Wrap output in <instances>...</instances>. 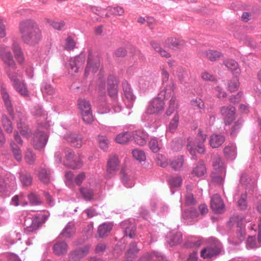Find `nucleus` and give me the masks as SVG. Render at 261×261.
I'll list each match as a JSON object with an SVG mask.
<instances>
[{
	"label": "nucleus",
	"instance_id": "1",
	"mask_svg": "<svg viewBox=\"0 0 261 261\" xmlns=\"http://www.w3.org/2000/svg\"><path fill=\"white\" fill-rule=\"evenodd\" d=\"M18 29L20 37L24 44L35 46L42 39L41 31L37 22L33 19L21 21Z\"/></svg>",
	"mask_w": 261,
	"mask_h": 261
},
{
	"label": "nucleus",
	"instance_id": "2",
	"mask_svg": "<svg viewBox=\"0 0 261 261\" xmlns=\"http://www.w3.org/2000/svg\"><path fill=\"white\" fill-rule=\"evenodd\" d=\"M206 134L202 133L201 129L199 128L194 144H191V141L190 138L188 139L187 148L191 154L192 159L195 160H197V157L196 154V151L200 154L204 153L205 149L204 143L206 141Z\"/></svg>",
	"mask_w": 261,
	"mask_h": 261
},
{
	"label": "nucleus",
	"instance_id": "3",
	"mask_svg": "<svg viewBox=\"0 0 261 261\" xmlns=\"http://www.w3.org/2000/svg\"><path fill=\"white\" fill-rule=\"evenodd\" d=\"M6 49V46L0 47V58L5 65V70L7 75L9 79H13V75L16 73V63L12 53Z\"/></svg>",
	"mask_w": 261,
	"mask_h": 261
},
{
	"label": "nucleus",
	"instance_id": "4",
	"mask_svg": "<svg viewBox=\"0 0 261 261\" xmlns=\"http://www.w3.org/2000/svg\"><path fill=\"white\" fill-rule=\"evenodd\" d=\"M208 245L201 251L200 256L204 259L211 258L219 255L221 252L222 246L221 242L215 238L208 239Z\"/></svg>",
	"mask_w": 261,
	"mask_h": 261
},
{
	"label": "nucleus",
	"instance_id": "5",
	"mask_svg": "<svg viewBox=\"0 0 261 261\" xmlns=\"http://www.w3.org/2000/svg\"><path fill=\"white\" fill-rule=\"evenodd\" d=\"M65 161L64 165L72 169L80 168L83 166L81 155L75 154L71 148L66 147L64 149Z\"/></svg>",
	"mask_w": 261,
	"mask_h": 261
},
{
	"label": "nucleus",
	"instance_id": "6",
	"mask_svg": "<svg viewBox=\"0 0 261 261\" xmlns=\"http://www.w3.org/2000/svg\"><path fill=\"white\" fill-rule=\"evenodd\" d=\"M77 106L83 121L87 124L91 123L94 119L89 101L84 98H79L77 100Z\"/></svg>",
	"mask_w": 261,
	"mask_h": 261
},
{
	"label": "nucleus",
	"instance_id": "7",
	"mask_svg": "<svg viewBox=\"0 0 261 261\" xmlns=\"http://www.w3.org/2000/svg\"><path fill=\"white\" fill-rule=\"evenodd\" d=\"M99 66V57L97 55H93L92 50H89L87 63L85 69V75L87 76L90 72L95 73Z\"/></svg>",
	"mask_w": 261,
	"mask_h": 261
},
{
	"label": "nucleus",
	"instance_id": "8",
	"mask_svg": "<svg viewBox=\"0 0 261 261\" xmlns=\"http://www.w3.org/2000/svg\"><path fill=\"white\" fill-rule=\"evenodd\" d=\"M85 61V56L82 53L76 57L71 58L69 61V66L67 67L69 73L71 74L77 73L79 69L83 66Z\"/></svg>",
	"mask_w": 261,
	"mask_h": 261
},
{
	"label": "nucleus",
	"instance_id": "9",
	"mask_svg": "<svg viewBox=\"0 0 261 261\" xmlns=\"http://www.w3.org/2000/svg\"><path fill=\"white\" fill-rule=\"evenodd\" d=\"M48 140L47 135L42 131L35 132L33 135L32 144L36 149L44 147Z\"/></svg>",
	"mask_w": 261,
	"mask_h": 261
},
{
	"label": "nucleus",
	"instance_id": "10",
	"mask_svg": "<svg viewBox=\"0 0 261 261\" xmlns=\"http://www.w3.org/2000/svg\"><path fill=\"white\" fill-rule=\"evenodd\" d=\"M118 84L117 77L113 75H110L107 80V91L110 97L116 99L118 97Z\"/></svg>",
	"mask_w": 261,
	"mask_h": 261
},
{
	"label": "nucleus",
	"instance_id": "11",
	"mask_svg": "<svg viewBox=\"0 0 261 261\" xmlns=\"http://www.w3.org/2000/svg\"><path fill=\"white\" fill-rule=\"evenodd\" d=\"M47 216L45 215L38 214L35 215L32 219L29 220L31 221L30 225L25 222V225L27 226V230L28 231H34L38 229L43 223H45Z\"/></svg>",
	"mask_w": 261,
	"mask_h": 261
},
{
	"label": "nucleus",
	"instance_id": "12",
	"mask_svg": "<svg viewBox=\"0 0 261 261\" xmlns=\"http://www.w3.org/2000/svg\"><path fill=\"white\" fill-rule=\"evenodd\" d=\"M120 226L123 229V238L133 239L136 236V226L133 221L130 220H124L120 223Z\"/></svg>",
	"mask_w": 261,
	"mask_h": 261
},
{
	"label": "nucleus",
	"instance_id": "13",
	"mask_svg": "<svg viewBox=\"0 0 261 261\" xmlns=\"http://www.w3.org/2000/svg\"><path fill=\"white\" fill-rule=\"evenodd\" d=\"M119 161L116 155H112L108 161L107 173L105 176L107 178H110L115 175L116 172L118 170Z\"/></svg>",
	"mask_w": 261,
	"mask_h": 261
},
{
	"label": "nucleus",
	"instance_id": "14",
	"mask_svg": "<svg viewBox=\"0 0 261 261\" xmlns=\"http://www.w3.org/2000/svg\"><path fill=\"white\" fill-rule=\"evenodd\" d=\"M162 96L154 98L147 109V113L150 114L156 113L164 109L165 103Z\"/></svg>",
	"mask_w": 261,
	"mask_h": 261
},
{
	"label": "nucleus",
	"instance_id": "15",
	"mask_svg": "<svg viewBox=\"0 0 261 261\" xmlns=\"http://www.w3.org/2000/svg\"><path fill=\"white\" fill-rule=\"evenodd\" d=\"M11 49L17 63L20 65L23 64L25 61L24 54L20 43L16 39H13L12 40Z\"/></svg>",
	"mask_w": 261,
	"mask_h": 261
},
{
	"label": "nucleus",
	"instance_id": "16",
	"mask_svg": "<svg viewBox=\"0 0 261 261\" xmlns=\"http://www.w3.org/2000/svg\"><path fill=\"white\" fill-rule=\"evenodd\" d=\"M236 109L231 106H223L220 108V112L222 116L226 118L225 125H229L235 119Z\"/></svg>",
	"mask_w": 261,
	"mask_h": 261
},
{
	"label": "nucleus",
	"instance_id": "17",
	"mask_svg": "<svg viewBox=\"0 0 261 261\" xmlns=\"http://www.w3.org/2000/svg\"><path fill=\"white\" fill-rule=\"evenodd\" d=\"M211 207L215 213H222L224 208V204L218 194H215L212 197Z\"/></svg>",
	"mask_w": 261,
	"mask_h": 261
},
{
	"label": "nucleus",
	"instance_id": "18",
	"mask_svg": "<svg viewBox=\"0 0 261 261\" xmlns=\"http://www.w3.org/2000/svg\"><path fill=\"white\" fill-rule=\"evenodd\" d=\"M89 252V247L85 246L71 251L69 254V259L70 261H79Z\"/></svg>",
	"mask_w": 261,
	"mask_h": 261
},
{
	"label": "nucleus",
	"instance_id": "19",
	"mask_svg": "<svg viewBox=\"0 0 261 261\" xmlns=\"http://www.w3.org/2000/svg\"><path fill=\"white\" fill-rule=\"evenodd\" d=\"M185 44L186 42L184 40L173 37L168 38L163 42V44L165 47L173 49L180 48L183 47Z\"/></svg>",
	"mask_w": 261,
	"mask_h": 261
},
{
	"label": "nucleus",
	"instance_id": "20",
	"mask_svg": "<svg viewBox=\"0 0 261 261\" xmlns=\"http://www.w3.org/2000/svg\"><path fill=\"white\" fill-rule=\"evenodd\" d=\"M64 139L73 147L80 148L82 146V137L74 133H70L64 136Z\"/></svg>",
	"mask_w": 261,
	"mask_h": 261
},
{
	"label": "nucleus",
	"instance_id": "21",
	"mask_svg": "<svg viewBox=\"0 0 261 261\" xmlns=\"http://www.w3.org/2000/svg\"><path fill=\"white\" fill-rule=\"evenodd\" d=\"M212 166L216 172L224 174V175H225L226 167L220 156L217 155L213 158Z\"/></svg>",
	"mask_w": 261,
	"mask_h": 261
},
{
	"label": "nucleus",
	"instance_id": "22",
	"mask_svg": "<svg viewBox=\"0 0 261 261\" xmlns=\"http://www.w3.org/2000/svg\"><path fill=\"white\" fill-rule=\"evenodd\" d=\"M13 82V85L16 90L22 96H28L29 91L27 86L24 83H20L19 80L16 78V74L13 75V79H10Z\"/></svg>",
	"mask_w": 261,
	"mask_h": 261
},
{
	"label": "nucleus",
	"instance_id": "23",
	"mask_svg": "<svg viewBox=\"0 0 261 261\" xmlns=\"http://www.w3.org/2000/svg\"><path fill=\"white\" fill-rule=\"evenodd\" d=\"M140 249L137 246V242L132 241L128 245V248L127 251L125 252V256L127 260L133 261L136 257L137 254Z\"/></svg>",
	"mask_w": 261,
	"mask_h": 261
},
{
	"label": "nucleus",
	"instance_id": "24",
	"mask_svg": "<svg viewBox=\"0 0 261 261\" xmlns=\"http://www.w3.org/2000/svg\"><path fill=\"white\" fill-rule=\"evenodd\" d=\"M113 227L112 222H105L100 224L97 229V234L100 238H103L108 236Z\"/></svg>",
	"mask_w": 261,
	"mask_h": 261
},
{
	"label": "nucleus",
	"instance_id": "25",
	"mask_svg": "<svg viewBox=\"0 0 261 261\" xmlns=\"http://www.w3.org/2000/svg\"><path fill=\"white\" fill-rule=\"evenodd\" d=\"M163 86L164 88L159 94V96H162L163 99H167L170 96L171 92H173L175 89V83L171 79L169 83Z\"/></svg>",
	"mask_w": 261,
	"mask_h": 261
},
{
	"label": "nucleus",
	"instance_id": "26",
	"mask_svg": "<svg viewBox=\"0 0 261 261\" xmlns=\"http://www.w3.org/2000/svg\"><path fill=\"white\" fill-rule=\"evenodd\" d=\"M76 232V228L73 224L68 223L60 234L62 238L70 239L73 237Z\"/></svg>",
	"mask_w": 261,
	"mask_h": 261
},
{
	"label": "nucleus",
	"instance_id": "27",
	"mask_svg": "<svg viewBox=\"0 0 261 261\" xmlns=\"http://www.w3.org/2000/svg\"><path fill=\"white\" fill-rule=\"evenodd\" d=\"M240 182L246 186V189L253 192L255 188L254 180L252 179L246 173H243L240 179Z\"/></svg>",
	"mask_w": 261,
	"mask_h": 261
},
{
	"label": "nucleus",
	"instance_id": "28",
	"mask_svg": "<svg viewBox=\"0 0 261 261\" xmlns=\"http://www.w3.org/2000/svg\"><path fill=\"white\" fill-rule=\"evenodd\" d=\"M122 86L124 95L126 99H127L128 101H134L136 99V96L134 94L130 84H128L126 81H124L122 82Z\"/></svg>",
	"mask_w": 261,
	"mask_h": 261
},
{
	"label": "nucleus",
	"instance_id": "29",
	"mask_svg": "<svg viewBox=\"0 0 261 261\" xmlns=\"http://www.w3.org/2000/svg\"><path fill=\"white\" fill-rule=\"evenodd\" d=\"M182 241V234L179 232H171L168 236L167 242L170 246L177 245Z\"/></svg>",
	"mask_w": 261,
	"mask_h": 261
},
{
	"label": "nucleus",
	"instance_id": "30",
	"mask_svg": "<svg viewBox=\"0 0 261 261\" xmlns=\"http://www.w3.org/2000/svg\"><path fill=\"white\" fill-rule=\"evenodd\" d=\"M133 138L136 144L143 146L146 143L147 135L144 132L139 130L133 133Z\"/></svg>",
	"mask_w": 261,
	"mask_h": 261
},
{
	"label": "nucleus",
	"instance_id": "31",
	"mask_svg": "<svg viewBox=\"0 0 261 261\" xmlns=\"http://www.w3.org/2000/svg\"><path fill=\"white\" fill-rule=\"evenodd\" d=\"M67 248L68 245L65 241H59L54 245L53 251L57 255H62L67 253Z\"/></svg>",
	"mask_w": 261,
	"mask_h": 261
},
{
	"label": "nucleus",
	"instance_id": "32",
	"mask_svg": "<svg viewBox=\"0 0 261 261\" xmlns=\"http://www.w3.org/2000/svg\"><path fill=\"white\" fill-rule=\"evenodd\" d=\"M225 66L231 71L233 75H239L241 73V69L239 67L238 63L234 60L229 59L224 62Z\"/></svg>",
	"mask_w": 261,
	"mask_h": 261
},
{
	"label": "nucleus",
	"instance_id": "33",
	"mask_svg": "<svg viewBox=\"0 0 261 261\" xmlns=\"http://www.w3.org/2000/svg\"><path fill=\"white\" fill-rule=\"evenodd\" d=\"M206 170L205 164L203 161H199L196 166L193 168L192 174L197 177H200L204 175Z\"/></svg>",
	"mask_w": 261,
	"mask_h": 261
},
{
	"label": "nucleus",
	"instance_id": "34",
	"mask_svg": "<svg viewBox=\"0 0 261 261\" xmlns=\"http://www.w3.org/2000/svg\"><path fill=\"white\" fill-rule=\"evenodd\" d=\"M1 93L8 112L12 117H13V106L10 99L9 95L5 89H2Z\"/></svg>",
	"mask_w": 261,
	"mask_h": 261
},
{
	"label": "nucleus",
	"instance_id": "35",
	"mask_svg": "<svg viewBox=\"0 0 261 261\" xmlns=\"http://www.w3.org/2000/svg\"><path fill=\"white\" fill-rule=\"evenodd\" d=\"M178 107L177 99L174 93L172 95L171 98L169 101L168 106L166 110L165 115L170 116L174 112L176 111Z\"/></svg>",
	"mask_w": 261,
	"mask_h": 261
},
{
	"label": "nucleus",
	"instance_id": "36",
	"mask_svg": "<svg viewBox=\"0 0 261 261\" xmlns=\"http://www.w3.org/2000/svg\"><path fill=\"white\" fill-rule=\"evenodd\" d=\"M19 178L23 186L28 187L32 184V176L27 171H21L19 173Z\"/></svg>",
	"mask_w": 261,
	"mask_h": 261
},
{
	"label": "nucleus",
	"instance_id": "37",
	"mask_svg": "<svg viewBox=\"0 0 261 261\" xmlns=\"http://www.w3.org/2000/svg\"><path fill=\"white\" fill-rule=\"evenodd\" d=\"M224 141L225 137L223 135H213L211 137L210 144L212 147L217 148L221 146Z\"/></svg>",
	"mask_w": 261,
	"mask_h": 261
},
{
	"label": "nucleus",
	"instance_id": "38",
	"mask_svg": "<svg viewBox=\"0 0 261 261\" xmlns=\"http://www.w3.org/2000/svg\"><path fill=\"white\" fill-rule=\"evenodd\" d=\"M184 162V156H178L170 160V166L175 171L179 170L182 167Z\"/></svg>",
	"mask_w": 261,
	"mask_h": 261
},
{
	"label": "nucleus",
	"instance_id": "39",
	"mask_svg": "<svg viewBox=\"0 0 261 261\" xmlns=\"http://www.w3.org/2000/svg\"><path fill=\"white\" fill-rule=\"evenodd\" d=\"M50 172L49 170L41 168L38 173V177L40 181L44 184L47 185L50 180Z\"/></svg>",
	"mask_w": 261,
	"mask_h": 261
},
{
	"label": "nucleus",
	"instance_id": "40",
	"mask_svg": "<svg viewBox=\"0 0 261 261\" xmlns=\"http://www.w3.org/2000/svg\"><path fill=\"white\" fill-rule=\"evenodd\" d=\"M223 151L225 156L230 160H234L237 156V148L233 145L226 146Z\"/></svg>",
	"mask_w": 261,
	"mask_h": 261
},
{
	"label": "nucleus",
	"instance_id": "41",
	"mask_svg": "<svg viewBox=\"0 0 261 261\" xmlns=\"http://www.w3.org/2000/svg\"><path fill=\"white\" fill-rule=\"evenodd\" d=\"M10 147L14 159L17 162L21 161L22 159V153L18 145L15 142H11L10 143Z\"/></svg>",
	"mask_w": 261,
	"mask_h": 261
},
{
	"label": "nucleus",
	"instance_id": "42",
	"mask_svg": "<svg viewBox=\"0 0 261 261\" xmlns=\"http://www.w3.org/2000/svg\"><path fill=\"white\" fill-rule=\"evenodd\" d=\"M80 192L83 198L86 201H91L94 198V192L92 189L87 187H81Z\"/></svg>",
	"mask_w": 261,
	"mask_h": 261
},
{
	"label": "nucleus",
	"instance_id": "43",
	"mask_svg": "<svg viewBox=\"0 0 261 261\" xmlns=\"http://www.w3.org/2000/svg\"><path fill=\"white\" fill-rule=\"evenodd\" d=\"M2 125L5 131L8 133H11L13 130L12 123L8 117L6 115H3L2 117Z\"/></svg>",
	"mask_w": 261,
	"mask_h": 261
},
{
	"label": "nucleus",
	"instance_id": "44",
	"mask_svg": "<svg viewBox=\"0 0 261 261\" xmlns=\"http://www.w3.org/2000/svg\"><path fill=\"white\" fill-rule=\"evenodd\" d=\"M238 75H235L233 79L228 82V89L231 92L236 91L239 89L240 83Z\"/></svg>",
	"mask_w": 261,
	"mask_h": 261
},
{
	"label": "nucleus",
	"instance_id": "45",
	"mask_svg": "<svg viewBox=\"0 0 261 261\" xmlns=\"http://www.w3.org/2000/svg\"><path fill=\"white\" fill-rule=\"evenodd\" d=\"M130 133L125 132L119 134L116 138V141L119 144H124L129 141L131 138Z\"/></svg>",
	"mask_w": 261,
	"mask_h": 261
},
{
	"label": "nucleus",
	"instance_id": "46",
	"mask_svg": "<svg viewBox=\"0 0 261 261\" xmlns=\"http://www.w3.org/2000/svg\"><path fill=\"white\" fill-rule=\"evenodd\" d=\"M198 211L192 207L184 211L182 213L184 219H194L198 217Z\"/></svg>",
	"mask_w": 261,
	"mask_h": 261
},
{
	"label": "nucleus",
	"instance_id": "47",
	"mask_svg": "<svg viewBox=\"0 0 261 261\" xmlns=\"http://www.w3.org/2000/svg\"><path fill=\"white\" fill-rule=\"evenodd\" d=\"M243 120L238 119L231 126L230 130V135L232 137H236L241 129L242 126Z\"/></svg>",
	"mask_w": 261,
	"mask_h": 261
},
{
	"label": "nucleus",
	"instance_id": "48",
	"mask_svg": "<svg viewBox=\"0 0 261 261\" xmlns=\"http://www.w3.org/2000/svg\"><path fill=\"white\" fill-rule=\"evenodd\" d=\"M120 178L121 182L126 187H131L132 186L129 185L130 177L128 175L125 169L122 168L120 171Z\"/></svg>",
	"mask_w": 261,
	"mask_h": 261
},
{
	"label": "nucleus",
	"instance_id": "49",
	"mask_svg": "<svg viewBox=\"0 0 261 261\" xmlns=\"http://www.w3.org/2000/svg\"><path fill=\"white\" fill-rule=\"evenodd\" d=\"M247 194L246 192L241 194L240 198L238 201V206L240 210H246L247 207Z\"/></svg>",
	"mask_w": 261,
	"mask_h": 261
},
{
	"label": "nucleus",
	"instance_id": "50",
	"mask_svg": "<svg viewBox=\"0 0 261 261\" xmlns=\"http://www.w3.org/2000/svg\"><path fill=\"white\" fill-rule=\"evenodd\" d=\"M178 122L179 116L178 114L176 113L174 117L171 119L169 124L168 129L170 132L172 133L176 129L178 125Z\"/></svg>",
	"mask_w": 261,
	"mask_h": 261
},
{
	"label": "nucleus",
	"instance_id": "51",
	"mask_svg": "<svg viewBox=\"0 0 261 261\" xmlns=\"http://www.w3.org/2000/svg\"><path fill=\"white\" fill-rule=\"evenodd\" d=\"M222 54L216 50H208L206 51V56L210 61H214L217 60L222 56Z\"/></svg>",
	"mask_w": 261,
	"mask_h": 261
},
{
	"label": "nucleus",
	"instance_id": "52",
	"mask_svg": "<svg viewBox=\"0 0 261 261\" xmlns=\"http://www.w3.org/2000/svg\"><path fill=\"white\" fill-rule=\"evenodd\" d=\"M41 90L43 93H46L48 95H53L55 92L54 87L50 84L46 82L42 83Z\"/></svg>",
	"mask_w": 261,
	"mask_h": 261
},
{
	"label": "nucleus",
	"instance_id": "53",
	"mask_svg": "<svg viewBox=\"0 0 261 261\" xmlns=\"http://www.w3.org/2000/svg\"><path fill=\"white\" fill-rule=\"evenodd\" d=\"M225 176L224 174L218 173L216 172L212 173L211 175L212 181L220 185L223 182Z\"/></svg>",
	"mask_w": 261,
	"mask_h": 261
},
{
	"label": "nucleus",
	"instance_id": "54",
	"mask_svg": "<svg viewBox=\"0 0 261 261\" xmlns=\"http://www.w3.org/2000/svg\"><path fill=\"white\" fill-rule=\"evenodd\" d=\"M151 261H167L165 256L161 253L153 251L150 252Z\"/></svg>",
	"mask_w": 261,
	"mask_h": 261
},
{
	"label": "nucleus",
	"instance_id": "55",
	"mask_svg": "<svg viewBox=\"0 0 261 261\" xmlns=\"http://www.w3.org/2000/svg\"><path fill=\"white\" fill-rule=\"evenodd\" d=\"M181 181V177L177 175L171 176L169 179V182L172 187L175 188L180 187Z\"/></svg>",
	"mask_w": 261,
	"mask_h": 261
},
{
	"label": "nucleus",
	"instance_id": "56",
	"mask_svg": "<svg viewBox=\"0 0 261 261\" xmlns=\"http://www.w3.org/2000/svg\"><path fill=\"white\" fill-rule=\"evenodd\" d=\"M107 9L112 15L122 16L124 13L123 8L119 6L108 7Z\"/></svg>",
	"mask_w": 261,
	"mask_h": 261
},
{
	"label": "nucleus",
	"instance_id": "57",
	"mask_svg": "<svg viewBox=\"0 0 261 261\" xmlns=\"http://www.w3.org/2000/svg\"><path fill=\"white\" fill-rule=\"evenodd\" d=\"M247 247L250 249H254L259 247L260 244L258 245L256 242L255 236H249L247 240Z\"/></svg>",
	"mask_w": 261,
	"mask_h": 261
},
{
	"label": "nucleus",
	"instance_id": "58",
	"mask_svg": "<svg viewBox=\"0 0 261 261\" xmlns=\"http://www.w3.org/2000/svg\"><path fill=\"white\" fill-rule=\"evenodd\" d=\"M28 198L32 205H37L41 203L39 196L34 193L29 194Z\"/></svg>",
	"mask_w": 261,
	"mask_h": 261
},
{
	"label": "nucleus",
	"instance_id": "59",
	"mask_svg": "<svg viewBox=\"0 0 261 261\" xmlns=\"http://www.w3.org/2000/svg\"><path fill=\"white\" fill-rule=\"evenodd\" d=\"M132 154L134 158L139 161H143L146 159L144 152L141 150L134 149L132 151Z\"/></svg>",
	"mask_w": 261,
	"mask_h": 261
},
{
	"label": "nucleus",
	"instance_id": "60",
	"mask_svg": "<svg viewBox=\"0 0 261 261\" xmlns=\"http://www.w3.org/2000/svg\"><path fill=\"white\" fill-rule=\"evenodd\" d=\"M99 146L103 150H106L108 147L109 141L106 136H98L97 137Z\"/></svg>",
	"mask_w": 261,
	"mask_h": 261
},
{
	"label": "nucleus",
	"instance_id": "61",
	"mask_svg": "<svg viewBox=\"0 0 261 261\" xmlns=\"http://www.w3.org/2000/svg\"><path fill=\"white\" fill-rule=\"evenodd\" d=\"M25 160L29 164H33L36 159V155L30 149H28L25 154Z\"/></svg>",
	"mask_w": 261,
	"mask_h": 261
},
{
	"label": "nucleus",
	"instance_id": "62",
	"mask_svg": "<svg viewBox=\"0 0 261 261\" xmlns=\"http://www.w3.org/2000/svg\"><path fill=\"white\" fill-rule=\"evenodd\" d=\"M17 127L22 136L27 137L29 135L28 126L26 125L24 123L21 121L19 122H17Z\"/></svg>",
	"mask_w": 261,
	"mask_h": 261
},
{
	"label": "nucleus",
	"instance_id": "63",
	"mask_svg": "<svg viewBox=\"0 0 261 261\" xmlns=\"http://www.w3.org/2000/svg\"><path fill=\"white\" fill-rule=\"evenodd\" d=\"M31 113L36 117L44 116L45 114V112L39 105L34 106L32 109Z\"/></svg>",
	"mask_w": 261,
	"mask_h": 261
},
{
	"label": "nucleus",
	"instance_id": "64",
	"mask_svg": "<svg viewBox=\"0 0 261 261\" xmlns=\"http://www.w3.org/2000/svg\"><path fill=\"white\" fill-rule=\"evenodd\" d=\"M183 145V140L181 139H175L171 143L172 149L175 151H179L180 150Z\"/></svg>",
	"mask_w": 261,
	"mask_h": 261
}]
</instances>
